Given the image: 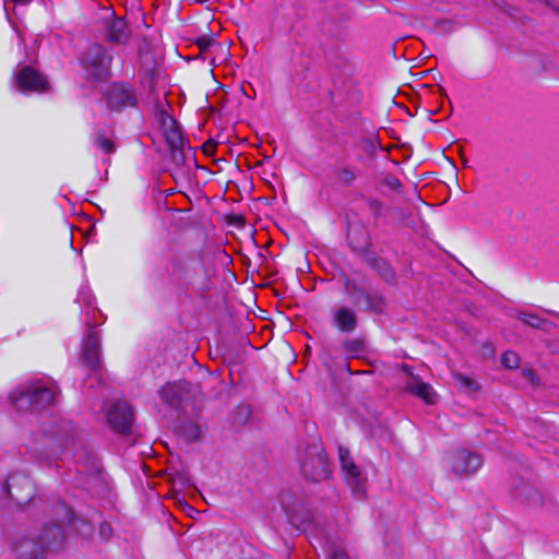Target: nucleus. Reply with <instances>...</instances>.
I'll return each mask as SVG.
<instances>
[{
	"mask_svg": "<svg viewBox=\"0 0 559 559\" xmlns=\"http://www.w3.org/2000/svg\"><path fill=\"white\" fill-rule=\"evenodd\" d=\"M501 362L506 368L515 369L519 367L520 358L513 352H507L501 357Z\"/></svg>",
	"mask_w": 559,
	"mask_h": 559,
	"instance_id": "23",
	"label": "nucleus"
},
{
	"mask_svg": "<svg viewBox=\"0 0 559 559\" xmlns=\"http://www.w3.org/2000/svg\"><path fill=\"white\" fill-rule=\"evenodd\" d=\"M483 463L481 454L467 449H457L449 457L450 471L459 478L474 475Z\"/></svg>",
	"mask_w": 559,
	"mask_h": 559,
	"instance_id": "7",
	"label": "nucleus"
},
{
	"mask_svg": "<svg viewBox=\"0 0 559 559\" xmlns=\"http://www.w3.org/2000/svg\"><path fill=\"white\" fill-rule=\"evenodd\" d=\"M516 318L519 320H521L524 324H526L531 328H534V329L543 330V331H549L550 329H552L555 326V324L552 322H550L549 320L544 319L535 313L519 312Z\"/></svg>",
	"mask_w": 559,
	"mask_h": 559,
	"instance_id": "18",
	"label": "nucleus"
},
{
	"mask_svg": "<svg viewBox=\"0 0 559 559\" xmlns=\"http://www.w3.org/2000/svg\"><path fill=\"white\" fill-rule=\"evenodd\" d=\"M160 123L165 140L170 150L174 153L182 151L185 146V139L178 123L169 116H163Z\"/></svg>",
	"mask_w": 559,
	"mask_h": 559,
	"instance_id": "10",
	"label": "nucleus"
},
{
	"mask_svg": "<svg viewBox=\"0 0 559 559\" xmlns=\"http://www.w3.org/2000/svg\"><path fill=\"white\" fill-rule=\"evenodd\" d=\"M61 508L64 511L63 520H67L70 522L72 520V511L66 506H62Z\"/></svg>",
	"mask_w": 559,
	"mask_h": 559,
	"instance_id": "33",
	"label": "nucleus"
},
{
	"mask_svg": "<svg viewBox=\"0 0 559 559\" xmlns=\"http://www.w3.org/2000/svg\"><path fill=\"white\" fill-rule=\"evenodd\" d=\"M59 392L55 381L40 379L28 383L24 389L12 392L10 400L19 411L36 412L53 406Z\"/></svg>",
	"mask_w": 559,
	"mask_h": 559,
	"instance_id": "1",
	"label": "nucleus"
},
{
	"mask_svg": "<svg viewBox=\"0 0 559 559\" xmlns=\"http://www.w3.org/2000/svg\"><path fill=\"white\" fill-rule=\"evenodd\" d=\"M189 386L186 381L167 383L160 391L162 400L170 406H177L188 393Z\"/></svg>",
	"mask_w": 559,
	"mask_h": 559,
	"instance_id": "14",
	"label": "nucleus"
},
{
	"mask_svg": "<svg viewBox=\"0 0 559 559\" xmlns=\"http://www.w3.org/2000/svg\"><path fill=\"white\" fill-rule=\"evenodd\" d=\"M368 206H369L370 212L374 216H380L382 214L383 204L379 200H370L368 202Z\"/></svg>",
	"mask_w": 559,
	"mask_h": 559,
	"instance_id": "26",
	"label": "nucleus"
},
{
	"mask_svg": "<svg viewBox=\"0 0 559 559\" xmlns=\"http://www.w3.org/2000/svg\"><path fill=\"white\" fill-rule=\"evenodd\" d=\"M111 64V57L99 45H92L81 58V66L85 71L86 80L98 82L106 80Z\"/></svg>",
	"mask_w": 559,
	"mask_h": 559,
	"instance_id": "5",
	"label": "nucleus"
},
{
	"mask_svg": "<svg viewBox=\"0 0 559 559\" xmlns=\"http://www.w3.org/2000/svg\"><path fill=\"white\" fill-rule=\"evenodd\" d=\"M8 492L12 499L22 503L34 495L33 485L26 477H13L9 484Z\"/></svg>",
	"mask_w": 559,
	"mask_h": 559,
	"instance_id": "13",
	"label": "nucleus"
},
{
	"mask_svg": "<svg viewBox=\"0 0 559 559\" xmlns=\"http://www.w3.org/2000/svg\"><path fill=\"white\" fill-rule=\"evenodd\" d=\"M336 178L341 183L350 186L357 178V171L350 167H342L336 170Z\"/></svg>",
	"mask_w": 559,
	"mask_h": 559,
	"instance_id": "20",
	"label": "nucleus"
},
{
	"mask_svg": "<svg viewBox=\"0 0 559 559\" xmlns=\"http://www.w3.org/2000/svg\"><path fill=\"white\" fill-rule=\"evenodd\" d=\"M372 266L386 282H392L394 280V272L385 260L374 259Z\"/></svg>",
	"mask_w": 559,
	"mask_h": 559,
	"instance_id": "19",
	"label": "nucleus"
},
{
	"mask_svg": "<svg viewBox=\"0 0 559 559\" xmlns=\"http://www.w3.org/2000/svg\"><path fill=\"white\" fill-rule=\"evenodd\" d=\"M94 144L99 147L104 153L111 154L115 151V144L111 140L105 138L104 132H98L94 136Z\"/></svg>",
	"mask_w": 559,
	"mask_h": 559,
	"instance_id": "22",
	"label": "nucleus"
},
{
	"mask_svg": "<svg viewBox=\"0 0 559 559\" xmlns=\"http://www.w3.org/2000/svg\"><path fill=\"white\" fill-rule=\"evenodd\" d=\"M338 452H340V461H341L342 469H345L346 465H349L350 463H354V461L352 460V457L349 455V451L348 450L340 448Z\"/></svg>",
	"mask_w": 559,
	"mask_h": 559,
	"instance_id": "25",
	"label": "nucleus"
},
{
	"mask_svg": "<svg viewBox=\"0 0 559 559\" xmlns=\"http://www.w3.org/2000/svg\"><path fill=\"white\" fill-rule=\"evenodd\" d=\"M454 379L456 380L457 383H460L462 386L466 389L477 390L475 381L462 373H455Z\"/></svg>",
	"mask_w": 559,
	"mask_h": 559,
	"instance_id": "24",
	"label": "nucleus"
},
{
	"mask_svg": "<svg viewBox=\"0 0 559 559\" xmlns=\"http://www.w3.org/2000/svg\"><path fill=\"white\" fill-rule=\"evenodd\" d=\"M241 411H243L246 414H248V409L247 408H241Z\"/></svg>",
	"mask_w": 559,
	"mask_h": 559,
	"instance_id": "34",
	"label": "nucleus"
},
{
	"mask_svg": "<svg viewBox=\"0 0 559 559\" xmlns=\"http://www.w3.org/2000/svg\"><path fill=\"white\" fill-rule=\"evenodd\" d=\"M108 103L115 109H122L124 107L134 106L135 96L130 86L126 84H117L114 85L109 91Z\"/></svg>",
	"mask_w": 559,
	"mask_h": 559,
	"instance_id": "11",
	"label": "nucleus"
},
{
	"mask_svg": "<svg viewBox=\"0 0 559 559\" xmlns=\"http://www.w3.org/2000/svg\"><path fill=\"white\" fill-rule=\"evenodd\" d=\"M344 290L350 298L352 302L360 307L361 301H365L362 310L381 313L386 307L384 297L373 289H365L357 281L345 277L343 282Z\"/></svg>",
	"mask_w": 559,
	"mask_h": 559,
	"instance_id": "6",
	"label": "nucleus"
},
{
	"mask_svg": "<svg viewBox=\"0 0 559 559\" xmlns=\"http://www.w3.org/2000/svg\"><path fill=\"white\" fill-rule=\"evenodd\" d=\"M384 185L393 190H400L402 187L401 181L392 175H388L384 178Z\"/></svg>",
	"mask_w": 559,
	"mask_h": 559,
	"instance_id": "27",
	"label": "nucleus"
},
{
	"mask_svg": "<svg viewBox=\"0 0 559 559\" xmlns=\"http://www.w3.org/2000/svg\"><path fill=\"white\" fill-rule=\"evenodd\" d=\"M361 347V343L357 340L347 341L344 343V348L347 352L355 353L358 352Z\"/></svg>",
	"mask_w": 559,
	"mask_h": 559,
	"instance_id": "28",
	"label": "nucleus"
},
{
	"mask_svg": "<svg viewBox=\"0 0 559 559\" xmlns=\"http://www.w3.org/2000/svg\"><path fill=\"white\" fill-rule=\"evenodd\" d=\"M189 429L191 430V436H192L191 438H192L193 440H197V439H198V437H199V433H200V429H199V427H198V426H195V425H190V426H189Z\"/></svg>",
	"mask_w": 559,
	"mask_h": 559,
	"instance_id": "32",
	"label": "nucleus"
},
{
	"mask_svg": "<svg viewBox=\"0 0 559 559\" xmlns=\"http://www.w3.org/2000/svg\"><path fill=\"white\" fill-rule=\"evenodd\" d=\"M83 359L94 371L100 368V337L96 331H90L83 346Z\"/></svg>",
	"mask_w": 559,
	"mask_h": 559,
	"instance_id": "9",
	"label": "nucleus"
},
{
	"mask_svg": "<svg viewBox=\"0 0 559 559\" xmlns=\"http://www.w3.org/2000/svg\"><path fill=\"white\" fill-rule=\"evenodd\" d=\"M13 87L23 93H47L50 83L45 74L32 66L19 64L13 73Z\"/></svg>",
	"mask_w": 559,
	"mask_h": 559,
	"instance_id": "4",
	"label": "nucleus"
},
{
	"mask_svg": "<svg viewBox=\"0 0 559 559\" xmlns=\"http://www.w3.org/2000/svg\"><path fill=\"white\" fill-rule=\"evenodd\" d=\"M330 559H349L342 549L330 547Z\"/></svg>",
	"mask_w": 559,
	"mask_h": 559,
	"instance_id": "31",
	"label": "nucleus"
},
{
	"mask_svg": "<svg viewBox=\"0 0 559 559\" xmlns=\"http://www.w3.org/2000/svg\"><path fill=\"white\" fill-rule=\"evenodd\" d=\"M293 499H294V497L292 493L284 492V493H282L281 502H282V506H283L285 512L290 518V521L293 523H295L297 521V515H296V508L293 503Z\"/></svg>",
	"mask_w": 559,
	"mask_h": 559,
	"instance_id": "21",
	"label": "nucleus"
},
{
	"mask_svg": "<svg viewBox=\"0 0 559 559\" xmlns=\"http://www.w3.org/2000/svg\"><path fill=\"white\" fill-rule=\"evenodd\" d=\"M345 473V478L347 484L352 487L353 492L356 496H360L364 493V483L365 479L360 474L359 468L356 466L355 463H350L349 465H346V468L343 469Z\"/></svg>",
	"mask_w": 559,
	"mask_h": 559,
	"instance_id": "17",
	"label": "nucleus"
},
{
	"mask_svg": "<svg viewBox=\"0 0 559 559\" xmlns=\"http://www.w3.org/2000/svg\"><path fill=\"white\" fill-rule=\"evenodd\" d=\"M130 29L122 17L114 19L107 26V38L112 43H127Z\"/></svg>",
	"mask_w": 559,
	"mask_h": 559,
	"instance_id": "15",
	"label": "nucleus"
},
{
	"mask_svg": "<svg viewBox=\"0 0 559 559\" xmlns=\"http://www.w3.org/2000/svg\"><path fill=\"white\" fill-rule=\"evenodd\" d=\"M107 423L110 428L120 435L131 431L134 415L131 406L124 401H116L106 411Z\"/></svg>",
	"mask_w": 559,
	"mask_h": 559,
	"instance_id": "8",
	"label": "nucleus"
},
{
	"mask_svg": "<svg viewBox=\"0 0 559 559\" xmlns=\"http://www.w3.org/2000/svg\"><path fill=\"white\" fill-rule=\"evenodd\" d=\"M213 44V39L210 37H202L197 40V45L201 51H206Z\"/></svg>",
	"mask_w": 559,
	"mask_h": 559,
	"instance_id": "29",
	"label": "nucleus"
},
{
	"mask_svg": "<svg viewBox=\"0 0 559 559\" xmlns=\"http://www.w3.org/2000/svg\"><path fill=\"white\" fill-rule=\"evenodd\" d=\"M299 460L301 473L309 481L319 483L330 477V462L321 444L308 445Z\"/></svg>",
	"mask_w": 559,
	"mask_h": 559,
	"instance_id": "3",
	"label": "nucleus"
},
{
	"mask_svg": "<svg viewBox=\"0 0 559 559\" xmlns=\"http://www.w3.org/2000/svg\"><path fill=\"white\" fill-rule=\"evenodd\" d=\"M334 322L342 332H352L357 326V318L355 312L347 308L341 307L334 313Z\"/></svg>",
	"mask_w": 559,
	"mask_h": 559,
	"instance_id": "16",
	"label": "nucleus"
},
{
	"mask_svg": "<svg viewBox=\"0 0 559 559\" xmlns=\"http://www.w3.org/2000/svg\"><path fill=\"white\" fill-rule=\"evenodd\" d=\"M99 535L102 538L104 539H108L110 536H111V527L108 523L106 522H103L100 525H99Z\"/></svg>",
	"mask_w": 559,
	"mask_h": 559,
	"instance_id": "30",
	"label": "nucleus"
},
{
	"mask_svg": "<svg viewBox=\"0 0 559 559\" xmlns=\"http://www.w3.org/2000/svg\"><path fill=\"white\" fill-rule=\"evenodd\" d=\"M64 535L60 524L45 527L38 540L29 536L17 537L12 550L19 559H40L46 550H55L61 547Z\"/></svg>",
	"mask_w": 559,
	"mask_h": 559,
	"instance_id": "2",
	"label": "nucleus"
},
{
	"mask_svg": "<svg viewBox=\"0 0 559 559\" xmlns=\"http://www.w3.org/2000/svg\"><path fill=\"white\" fill-rule=\"evenodd\" d=\"M404 389L406 392L420 397L427 404H435L437 401V394L432 386L423 382L418 377H409L405 382Z\"/></svg>",
	"mask_w": 559,
	"mask_h": 559,
	"instance_id": "12",
	"label": "nucleus"
}]
</instances>
